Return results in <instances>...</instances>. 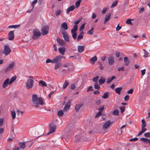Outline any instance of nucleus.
<instances>
[{"label":"nucleus","instance_id":"1","mask_svg":"<svg viewBox=\"0 0 150 150\" xmlns=\"http://www.w3.org/2000/svg\"><path fill=\"white\" fill-rule=\"evenodd\" d=\"M32 101L33 105L36 108L39 107V105H43L45 103L44 100L40 97L38 98L37 96L35 94H33L32 97Z\"/></svg>","mask_w":150,"mask_h":150},{"label":"nucleus","instance_id":"2","mask_svg":"<svg viewBox=\"0 0 150 150\" xmlns=\"http://www.w3.org/2000/svg\"><path fill=\"white\" fill-rule=\"evenodd\" d=\"M34 79L32 77H29L26 83V88L27 89L31 88L33 86Z\"/></svg>","mask_w":150,"mask_h":150},{"label":"nucleus","instance_id":"3","mask_svg":"<svg viewBox=\"0 0 150 150\" xmlns=\"http://www.w3.org/2000/svg\"><path fill=\"white\" fill-rule=\"evenodd\" d=\"M56 129V127L55 125L53 123H51L50 125V131L47 133L48 135L50 133L54 132Z\"/></svg>","mask_w":150,"mask_h":150},{"label":"nucleus","instance_id":"4","mask_svg":"<svg viewBox=\"0 0 150 150\" xmlns=\"http://www.w3.org/2000/svg\"><path fill=\"white\" fill-rule=\"evenodd\" d=\"M11 52V50L8 45H5L4 46L3 52L5 55H7Z\"/></svg>","mask_w":150,"mask_h":150},{"label":"nucleus","instance_id":"5","mask_svg":"<svg viewBox=\"0 0 150 150\" xmlns=\"http://www.w3.org/2000/svg\"><path fill=\"white\" fill-rule=\"evenodd\" d=\"M62 34L63 38L65 40L66 42H69V37L66 31L64 30H63L62 31Z\"/></svg>","mask_w":150,"mask_h":150},{"label":"nucleus","instance_id":"6","mask_svg":"<svg viewBox=\"0 0 150 150\" xmlns=\"http://www.w3.org/2000/svg\"><path fill=\"white\" fill-rule=\"evenodd\" d=\"M65 58L64 57L62 56L61 55H59L53 59V63H56L59 62H60L61 59L63 58Z\"/></svg>","mask_w":150,"mask_h":150},{"label":"nucleus","instance_id":"7","mask_svg":"<svg viewBox=\"0 0 150 150\" xmlns=\"http://www.w3.org/2000/svg\"><path fill=\"white\" fill-rule=\"evenodd\" d=\"M11 85L9 82V79L7 78L4 81L2 84V87L3 88H6L8 85Z\"/></svg>","mask_w":150,"mask_h":150},{"label":"nucleus","instance_id":"8","mask_svg":"<svg viewBox=\"0 0 150 150\" xmlns=\"http://www.w3.org/2000/svg\"><path fill=\"white\" fill-rule=\"evenodd\" d=\"M33 34L34 37H37L40 36L41 35L40 31L37 29L34 30H33Z\"/></svg>","mask_w":150,"mask_h":150},{"label":"nucleus","instance_id":"9","mask_svg":"<svg viewBox=\"0 0 150 150\" xmlns=\"http://www.w3.org/2000/svg\"><path fill=\"white\" fill-rule=\"evenodd\" d=\"M48 28L47 26L43 27L41 29V32L43 35H45L47 34L48 32Z\"/></svg>","mask_w":150,"mask_h":150},{"label":"nucleus","instance_id":"10","mask_svg":"<svg viewBox=\"0 0 150 150\" xmlns=\"http://www.w3.org/2000/svg\"><path fill=\"white\" fill-rule=\"evenodd\" d=\"M15 62H12L9 65V66L7 67L6 69L5 70V71L6 72H8L11 69L13 68L15 65Z\"/></svg>","mask_w":150,"mask_h":150},{"label":"nucleus","instance_id":"11","mask_svg":"<svg viewBox=\"0 0 150 150\" xmlns=\"http://www.w3.org/2000/svg\"><path fill=\"white\" fill-rule=\"evenodd\" d=\"M108 62L110 65H111L115 62L114 58L112 56L109 57L108 58Z\"/></svg>","mask_w":150,"mask_h":150},{"label":"nucleus","instance_id":"12","mask_svg":"<svg viewBox=\"0 0 150 150\" xmlns=\"http://www.w3.org/2000/svg\"><path fill=\"white\" fill-rule=\"evenodd\" d=\"M111 124V122L110 120L106 122L103 125V128L104 129H106L108 128Z\"/></svg>","mask_w":150,"mask_h":150},{"label":"nucleus","instance_id":"13","mask_svg":"<svg viewBox=\"0 0 150 150\" xmlns=\"http://www.w3.org/2000/svg\"><path fill=\"white\" fill-rule=\"evenodd\" d=\"M57 41L60 45L63 46L66 45L64 41L62 39H61L59 38H57Z\"/></svg>","mask_w":150,"mask_h":150},{"label":"nucleus","instance_id":"14","mask_svg":"<svg viewBox=\"0 0 150 150\" xmlns=\"http://www.w3.org/2000/svg\"><path fill=\"white\" fill-rule=\"evenodd\" d=\"M71 104L70 102L69 101H68L65 105L64 107V111H66L68 110Z\"/></svg>","mask_w":150,"mask_h":150},{"label":"nucleus","instance_id":"15","mask_svg":"<svg viewBox=\"0 0 150 150\" xmlns=\"http://www.w3.org/2000/svg\"><path fill=\"white\" fill-rule=\"evenodd\" d=\"M83 140V138L81 137V135H76L75 137V140L77 142L81 141Z\"/></svg>","mask_w":150,"mask_h":150},{"label":"nucleus","instance_id":"16","mask_svg":"<svg viewBox=\"0 0 150 150\" xmlns=\"http://www.w3.org/2000/svg\"><path fill=\"white\" fill-rule=\"evenodd\" d=\"M140 141L144 143H149L150 144V140L147 138H142L140 139Z\"/></svg>","mask_w":150,"mask_h":150},{"label":"nucleus","instance_id":"17","mask_svg":"<svg viewBox=\"0 0 150 150\" xmlns=\"http://www.w3.org/2000/svg\"><path fill=\"white\" fill-rule=\"evenodd\" d=\"M59 53L62 55H64L65 51V48L64 47H59L58 49Z\"/></svg>","mask_w":150,"mask_h":150},{"label":"nucleus","instance_id":"18","mask_svg":"<svg viewBox=\"0 0 150 150\" xmlns=\"http://www.w3.org/2000/svg\"><path fill=\"white\" fill-rule=\"evenodd\" d=\"M111 16V13H109L107 15L105 16V21L104 22V24L107 22L109 20Z\"/></svg>","mask_w":150,"mask_h":150},{"label":"nucleus","instance_id":"19","mask_svg":"<svg viewBox=\"0 0 150 150\" xmlns=\"http://www.w3.org/2000/svg\"><path fill=\"white\" fill-rule=\"evenodd\" d=\"M8 37V39L9 40H12L13 39L14 35L13 31H10Z\"/></svg>","mask_w":150,"mask_h":150},{"label":"nucleus","instance_id":"20","mask_svg":"<svg viewBox=\"0 0 150 150\" xmlns=\"http://www.w3.org/2000/svg\"><path fill=\"white\" fill-rule=\"evenodd\" d=\"M75 8V7L73 5L70 6L67 9V13L68 14L70 11H73Z\"/></svg>","mask_w":150,"mask_h":150},{"label":"nucleus","instance_id":"21","mask_svg":"<svg viewBox=\"0 0 150 150\" xmlns=\"http://www.w3.org/2000/svg\"><path fill=\"white\" fill-rule=\"evenodd\" d=\"M84 49V47L83 45L79 46L78 47V52L81 53L83 52Z\"/></svg>","mask_w":150,"mask_h":150},{"label":"nucleus","instance_id":"22","mask_svg":"<svg viewBox=\"0 0 150 150\" xmlns=\"http://www.w3.org/2000/svg\"><path fill=\"white\" fill-rule=\"evenodd\" d=\"M61 27L65 30H67L68 29V25L66 22L63 23L61 25Z\"/></svg>","mask_w":150,"mask_h":150},{"label":"nucleus","instance_id":"23","mask_svg":"<svg viewBox=\"0 0 150 150\" xmlns=\"http://www.w3.org/2000/svg\"><path fill=\"white\" fill-rule=\"evenodd\" d=\"M78 28V26L76 25H74V28L71 30V33H76Z\"/></svg>","mask_w":150,"mask_h":150},{"label":"nucleus","instance_id":"24","mask_svg":"<svg viewBox=\"0 0 150 150\" xmlns=\"http://www.w3.org/2000/svg\"><path fill=\"white\" fill-rule=\"evenodd\" d=\"M39 84L41 85L42 86H47L46 82L42 80H40L39 81Z\"/></svg>","mask_w":150,"mask_h":150},{"label":"nucleus","instance_id":"25","mask_svg":"<svg viewBox=\"0 0 150 150\" xmlns=\"http://www.w3.org/2000/svg\"><path fill=\"white\" fill-rule=\"evenodd\" d=\"M69 83L68 81L66 80L63 86V88L65 89L69 84Z\"/></svg>","mask_w":150,"mask_h":150},{"label":"nucleus","instance_id":"26","mask_svg":"<svg viewBox=\"0 0 150 150\" xmlns=\"http://www.w3.org/2000/svg\"><path fill=\"white\" fill-rule=\"evenodd\" d=\"M19 145L21 149H23L25 147V144L24 142H21L19 143Z\"/></svg>","mask_w":150,"mask_h":150},{"label":"nucleus","instance_id":"27","mask_svg":"<svg viewBox=\"0 0 150 150\" xmlns=\"http://www.w3.org/2000/svg\"><path fill=\"white\" fill-rule=\"evenodd\" d=\"M83 32H82L80 34L78 35L77 40L78 41H79L80 40L82 39L83 38Z\"/></svg>","mask_w":150,"mask_h":150},{"label":"nucleus","instance_id":"28","mask_svg":"<svg viewBox=\"0 0 150 150\" xmlns=\"http://www.w3.org/2000/svg\"><path fill=\"white\" fill-rule=\"evenodd\" d=\"M105 81V79L102 77H101L99 80V84L100 85L104 83Z\"/></svg>","mask_w":150,"mask_h":150},{"label":"nucleus","instance_id":"29","mask_svg":"<svg viewBox=\"0 0 150 150\" xmlns=\"http://www.w3.org/2000/svg\"><path fill=\"white\" fill-rule=\"evenodd\" d=\"M124 62L125 64V65L127 66L129 63V61L127 57H125L124 58Z\"/></svg>","mask_w":150,"mask_h":150},{"label":"nucleus","instance_id":"30","mask_svg":"<svg viewBox=\"0 0 150 150\" xmlns=\"http://www.w3.org/2000/svg\"><path fill=\"white\" fill-rule=\"evenodd\" d=\"M61 65L62 64L61 63H57L55 65L54 69L55 70L61 67Z\"/></svg>","mask_w":150,"mask_h":150},{"label":"nucleus","instance_id":"31","mask_svg":"<svg viewBox=\"0 0 150 150\" xmlns=\"http://www.w3.org/2000/svg\"><path fill=\"white\" fill-rule=\"evenodd\" d=\"M11 115L12 119H14L16 117V113L14 111H11Z\"/></svg>","mask_w":150,"mask_h":150},{"label":"nucleus","instance_id":"32","mask_svg":"<svg viewBox=\"0 0 150 150\" xmlns=\"http://www.w3.org/2000/svg\"><path fill=\"white\" fill-rule=\"evenodd\" d=\"M122 89V88L119 87L116 88L115 89V91L118 94H120V91Z\"/></svg>","mask_w":150,"mask_h":150},{"label":"nucleus","instance_id":"33","mask_svg":"<svg viewBox=\"0 0 150 150\" xmlns=\"http://www.w3.org/2000/svg\"><path fill=\"white\" fill-rule=\"evenodd\" d=\"M16 76H13L10 79H9V82L11 84L16 80Z\"/></svg>","mask_w":150,"mask_h":150},{"label":"nucleus","instance_id":"34","mask_svg":"<svg viewBox=\"0 0 150 150\" xmlns=\"http://www.w3.org/2000/svg\"><path fill=\"white\" fill-rule=\"evenodd\" d=\"M142 125H141L142 127L145 128L146 126V122L144 120H142Z\"/></svg>","mask_w":150,"mask_h":150},{"label":"nucleus","instance_id":"35","mask_svg":"<svg viewBox=\"0 0 150 150\" xmlns=\"http://www.w3.org/2000/svg\"><path fill=\"white\" fill-rule=\"evenodd\" d=\"M81 2V0H78L76 2L75 5L76 8H78L80 6Z\"/></svg>","mask_w":150,"mask_h":150},{"label":"nucleus","instance_id":"36","mask_svg":"<svg viewBox=\"0 0 150 150\" xmlns=\"http://www.w3.org/2000/svg\"><path fill=\"white\" fill-rule=\"evenodd\" d=\"M20 26V25H11L9 26L8 27L9 28H16L19 27Z\"/></svg>","mask_w":150,"mask_h":150},{"label":"nucleus","instance_id":"37","mask_svg":"<svg viewBox=\"0 0 150 150\" xmlns=\"http://www.w3.org/2000/svg\"><path fill=\"white\" fill-rule=\"evenodd\" d=\"M81 107V105L80 104L76 105L75 106V109L76 111H79V109Z\"/></svg>","mask_w":150,"mask_h":150},{"label":"nucleus","instance_id":"38","mask_svg":"<svg viewBox=\"0 0 150 150\" xmlns=\"http://www.w3.org/2000/svg\"><path fill=\"white\" fill-rule=\"evenodd\" d=\"M38 0H35L34 1H33L31 3V5L32 6V9H33L34 7V5L37 2ZM31 9V10H32ZM31 10L30 11H28V12H30Z\"/></svg>","mask_w":150,"mask_h":150},{"label":"nucleus","instance_id":"39","mask_svg":"<svg viewBox=\"0 0 150 150\" xmlns=\"http://www.w3.org/2000/svg\"><path fill=\"white\" fill-rule=\"evenodd\" d=\"M143 50L144 51V55L143 56V57H147L149 55V53L146 52L145 49H143Z\"/></svg>","mask_w":150,"mask_h":150},{"label":"nucleus","instance_id":"40","mask_svg":"<svg viewBox=\"0 0 150 150\" xmlns=\"http://www.w3.org/2000/svg\"><path fill=\"white\" fill-rule=\"evenodd\" d=\"M117 3L118 1H116L114 2H113L111 6V8H113L115 7V6H116V5L117 4Z\"/></svg>","mask_w":150,"mask_h":150},{"label":"nucleus","instance_id":"41","mask_svg":"<svg viewBox=\"0 0 150 150\" xmlns=\"http://www.w3.org/2000/svg\"><path fill=\"white\" fill-rule=\"evenodd\" d=\"M16 113L18 116H21L24 113V112L22 111H20L18 110H16Z\"/></svg>","mask_w":150,"mask_h":150},{"label":"nucleus","instance_id":"42","mask_svg":"<svg viewBox=\"0 0 150 150\" xmlns=\"http://www.w3.org/2000/svg\"><path fill=\"white\" fill-rule=\"evenodd\" d=\"M64 114L62 110L59 111L58 112V115L59 116H62Z\"/></svg>","mask_w":150,"mask_h":150},{"label":"nucleus","instance_id":"43","mask_svg":"<svg viewBox=\"0 0 150 150\" xmlns=\"http://www.w3.org/2000/svg\"><path fill=\"white\" fill-rule=\"evenodd\" d=\"M97 59V57L96 56H95L91 59L90 61L95 62L96 61Z\"/></svg>","mask_w":150,"mask_h":150},{"label":"nucleus","instance_id":"44","mask_svg":"<svg viewBox=\"0 0 150 150\" xmlns=\"http://www.w3.org/2000/svg\"><path fill=\"white\" fill-rule=\"evenodd\" d=\"M108 93L107 92L104 93L103 94V95L102 97L104 99H106L108 97Z\"/></svg>","mask_w":150,"mask_h":150},{"label":"nucleus","instance_id":"45","mask_svg":"<svg viewBox=\"0 0 150 150\" xmlns=\"http://www.w3.org/2000/svg\"><path fill=\"white\" fill-rule=\"evenodd\" d=\"M88 33L90 35H93V28H92L91 30L88 31Z\"/></svg>","mask_w":150,"mask_h":150},{"label":"nucleus","instance_id":"46","mask_svg":"<svg viewBox=\"0 0 150 150\" xmlns=\"http://www.w3.org/2000/svg\"><path fill=\"white\" fill-rule=\"evenodd\" d=\"M126 23L127 24L131 25H132V23L131 22V20L130 19H128L126 21Z\"/></svg>","mask_w":150,"mask_h":150},{"label":"nucleus","instance_id":"47","mask_svg":"<svg viewBox=\"0 0 150 150\" xmlns=\"http://www.w3.org/2000/svg\"><path fill=\"white\" fill-rule=\"evenodd\" d=\"M94 87L95 88L97 89H99L100 88V86L98 85L97 83H95L94 86Z\"/></svg>","mask_w":150,"mask_h":150},{"label":"nucleus","instance_id":"48","mask_svg":"<svg viewBox=\"0 0 150 150\" xmlns=\"http://www.w3.org/2000/svg\"><path fill=\"white\" fill-rule=\"evenodd\" d=\"M113 114L115 115H119L118 110H115L113 111Z\"/></svg>","mask_w":150,"mask_h":150},{"label":"nucleus","instance_id":"49","mask_svg":"<svg viewBox=\"0 0 150 150\" xmlns=\"http://www.w3.org/2000/svg\"><path fill=\"white\" fill-rule=\"evenodd\" d=\"M85 27V23L82 24L80 28L79 29V31H80L83 30L84 29Z\"/></svg>","mask_w":150,"mask_h":150},{"label":"nucleus","instance_id":"50","mask_svg":"<svg viewBox=\"0 0 150 150\" xmlns=\"http://www.w3.org/2000/svg\"><path fill=\"white\" fill-rule=\"evenodd\" d=\"M144 136L146 137L150 138V132H146L144 134Z\"/></svg>","mask_w":150,"mask_h":150},{"label":"nucleus","instance_id":"51","mask_svg":"<svg viewBox=\"0 0 150 150\" xmlns=\"http://www.w3.org/2000/svg\"><path fill=\"white\" fill-rule=\"evenodd\" d=\"M72 36L73 38L75 40L76 38L77 37V34L76 33H72Z\"/></svg>","mask_w":150,"mask_h":150},{"label":"nucleus","instance_id":"52","mask_svg":"<svg viewBox=\"0 0 150 150\" xmlns=\"http://www.w3.org/2000/svg\"><path fill=\"white\" fill-rule=\"evenodd\" d=\"M99 76H97L93 79V81L94 82H97V81L99 78Z\"/></svg>","mask_w":150,"mask_h":150},{"label":"nucleus","instance_id":"53","mask_svg":"<svg viewBox=\"0 0 150 150\" xmlns=\"http://www.w3.org/2000/svg\"><path fill=\"white\" fill-rule=\"evenodd\" d=\"M102 112H101V111H99L98 113L96 115L95 117L96 118L98 117H99V116H101L102 115Z\"/></svg>","mask_w":150,"mask_h":150},{"label":"nucleus","instance_id":"54","mask_svg":"<svg viewBox=\"0 0 150 150\" xmlns=\"http://www.w3.org/2000/svg\"><path fill=\"white\" fill-rule=\"evenodd\" d=\"M81 19L79 18L78 20L76 21L75 22V25H77L81 21Z\"/></svg>","mask_w":150,"mask_h":150},{"label":"nucleus","instance_id":"55","mask_svg":"<svg viewBox=\"0 0 150 150\" xmlns=\"http://www.w3.org/2000/svg\"><path fill=\"white\" fill-rule=\"evenodd\" d=\"M46 62L47 63H53V59L52 60L50 59H47L46 61Z\"/></svg>","mask_w":150,"mask_h":150},{"label":"nucleus","instance_id":"56","mask_svg":"<svg viewBox=\"0 0 150 150\" xmlns=\"http://www.w3.org/2000/svg\"><path fill=\"white\" fill-rule=\"evenodd\" d=\"M62 12V11L60 10H59L56 11L55 13V14L56 16H58Z\"/></svg>","mask_w":150,"mask_h":150},{"label":"nucleus","instance_id":"57","mask_svg":"<svg viewBox=\"0 0 150 150\" xmlns=\"http://www.w3.org/2000/svg\"><path fill=\"white\" fill-rule=\"evenodd\" d=\"M129 99V96L128 95H126L124 98V100L125 101H128Z\"/></svg>","mask_w":150,"mask_h":150},{"label":"nucleus","instance_id":"58","mask_svg":"<svg viewBox=\"0 0 150 150\" xmlns=\"http://www.w3.org/2000/svg\"><path fill=\"white\" fill-rule=\"evenodd\" d=\"M120 109L121 110V113H122L124 112L125 110V107L124 106H122L120 107Z\"/></svg>","mask_w":150,"mask_h":150},{"label":"nucleus","instance_id":"59","mask_svg":"<svg viewBox=\"0 0 150 150\" xmlns=\"http://www.w3.org/2000/svg\"><path fill=\"white\" fill-rule=\"evenodd\" d=\"M4 120L2 118L0 119V127H1L3 124Z\"/></svg>","mask_w":150,"mask_h":150},{"label":"nucleus","instance_id":"60","mask_svg":"<svg viewBox=\"0 0 150 150\" xmlns=\"http://www.w3.org/2000/svg\"><path fill=\"white\" fill-rule=\"evenodd\" d=\"M146 69H144L143 70H141V72L142 73V76H143L144 75V74H145V71H146Z\"/></svg>","mask_w":150,"mask_h":150},{"label":"nucleus","instance_id":"61","mask_svg":"<svg viewBox=\"0 0 150 150\" xmlns=\"http://www.w3.org/2000/svg\"><path fill=\"white\" fill-rule=\"evenodd\" d=\"M92 87L91 86H90L88 88V89L86 90V91L88 92L91 91L92 90Z\"/></svg>","mask_w":150,"mask_h":150},{"label":"nucleus","instance_id":"62","mask_svg":"<svg viewBox=\"0 0 150 150\" xmlns=\"http://www.w3.org/2000/svg\"><path fill=\"white\" fill-rule=\"evenodd\" d=\"M133 89H131L127 91V93L128 94H132L133 93Z\"/></svg>","mask_w":150,"mask_h":150},{"label":"nucleus","instance_id":"63","mask_svg":"<svg viewBox=\"0 0 150 150\" xmlns=\"http://www.w3.org/2000/svg\"><path fill=\"white\" fill-rule=\"evenodd\" d=\"M107 10V8H103L102 11V13H105L106 12Z\"/></svg>","mask_w":150,"mask_h":150},{"label":"nucleus","instance_id":"64","mask_svg":"<svg viewBox=\"0 0 150 150\" xmlns=\"http://www.w3.org/2000/svg\"><path fill=\"white\" fill-rule=\"evenodd\" d=\"M121 27L119 26V24L118 25L116 28V30L117 31H119L121 28Z\"/></svg>","mask_w":150,"mask_h":150}]
</instances>
